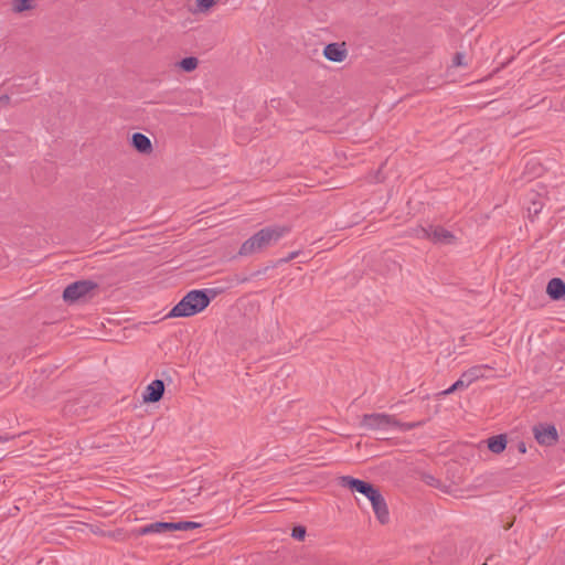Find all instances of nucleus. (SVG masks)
<instances>
[{"label":"nucleus","instance_id":"b1692460","mask_svg":"<svg viewBox=\"0 0 565 565\" xmlns=\"http://www.w3.org/2000/svg\"><path fill=\"white\" fill-rule=\"evenodd\" d=\"M518 448H519V451H520L521 454H525V452H526V447H525V444H524V443H520V444H519V446H518Z\"/></svg>","mask_w":565,"mask_h":565},{"label":"nucleus","instance_id":"a211bd4d","mask_svg":"<svg viewBox=\"0 0 565 565\" xmlns=\"http://www.w3.org/2000/svg\"><path fill=\"white\" fill-rule=\"evenodd\" d=\"M178 66L184 71V72H193L194 70L198 68L199 66V60L194 56H189V57H185V58H182L179 63H178Z\"/></svg>","mask_w":565,"mask_h":565},{"label":"nucleus","instance_id":"4be33fe9","mask_svg":"<svg viewBox=\"0 0 565 565\" xmlns=\"http://www.w3.org/2000/svg\"><path fill=\"white\" fill-rule=\"evenodd\" d=\"M452 65L454 66H462L465 65L463 63V54L461 53H456L454 60H452Z\"/></svg>","mask_w":565,"mask_h":565},{"label":"nucleus","instance_id":"f8f14e48","mask_svg":"<svg viewBox=\"0 0 565 565\" xmlns=\"http://www.w3.org/2000/svg\"><path fill=\"white\" fill-rule=\"evenodd\" d=\"M373 511L380 521V523L385 524L388 522V509L386 502L382 494L375 497L374 500L371 501Z\"/></svg>","mask_w":565,"mask_h":565},{"label":"nucleus","instance_id":"aec40b11","mask_svg":"<svg viewBox=\"0 0 565 565\" xmlns=\"http://www.w3.org/2000/svg\"><path fill=\"white\" fill-rule=\"evenodd\" d=\"M429 231H430V226L428 227H424V226H418L417 228H415L413 231V235L417 238H426V239H429Z\"/></svg>","mask_w":565,"mask_h":565},{"label":"nucleus","instance_id":"0eeeda50","mask_svg":"<svg viewBox=\"0 0 565 565\" xmlns=\"http://www.w3.org/2000/svg\"><path fill=\"white\" fill-rule=\"evenodd\" d=\"M533 435L536 441L542 446H552L558 439V434L553 425L537 424L533 427Z\"/></svg>","mask_w":565,"mask_h":565},{"label":"nucleus","instance_id":"6ab92c4d","mask_svg":"<svg viewBox=\"0 0 565 565\" xmlns=\"http://www.w3.org/2000/svg\"><path fill=\"white\" fill-rule=\"evenodd\" d=\"M200 524L191 521L172 522L173 531H189L199 527Z\"/></svg>","mask_w":565,"mask_h":565},{"label":"nucleus","instance_id":"4468645a","mask_svg":"<svg viewBox=\"0 0 565 565\" xmlns=\"http://www.w3.org/2000/svg\"><path fill=\"white\" fill-rule=\"evenodd\" d=\"M173 531L172 522H156L145 525L138 530L139 535H146L150 533H163Z\"/></svg>","mask_w":565,"mask_h":565},{"label":"nucleus","instance_id":"423d86ee","mask_svg":"<svg viewBox=\"0 0 565 565\" xmlns=\"http://www.w3.org/2000/svg\"><path fill=\"white\" fill-rule=\"evenodd\" d=\"M340 483L343 487L351 489L352 491H356L359 493L364 494L370 501L374 500L375 497H379L380 491L374 488L371 483L365 481L354 479L349 476H344L340 478Z\"/></svg>","mask_w":565,"mask_h":565},{"label":"nucleus","instance_id":"1a4fd4ad","mask_svg":"<svg viewBox=\"0 0 565 565\" xmlns=\"http://www.w3.org/2000/svg\"><path fill=\"white\" fill-rule=\"evenodd\" d=\"M429 241L436 244H454L455 235L443 226L430 225Z\"/></svg>","mask_w":565,"mask_h":565},{"label":"nucleus","instance_id":"dca6fc26","mask_svg":"<svg viewBox=\"0 0 565 565\" xmlns=\"http://www.w3.org/2000/svg\"><path fill=\"white\" fill-rule=\"evenodd\" d=\"M220 0H195V6L191 9L194 14H206L215 7Z\"/></svg>","mask_w":565,"mask_h":565},{"label":"nucleus","instance_id":"9b49d317","mask_svg":"<svg viewBox=\"0 0 565 565\" xmlns=\"http://www.w3.org/2000/svg\"><path fill=\"white\" fill-rule=\"evenodd\" d=\"M131 146L142 154H150L153 151L151 140L141 132H135L131 136Z\"/></svg>","mask_w":565,"mask_h":565},{"label":"nucleus","instance_id":"393cba45","mask_svg":"<svg viewBox=\"0 0 565 565\" xmlns=\"http://www.w3.org/2000/svg\"><path fill=\"white\" fill-rule=\"evenodd\" d=\"M297 255H298V253L290 254L289 257L287 258V260L294 259Z\"/></svg>","mask_w":565,"mask_h":565},{"label":"nucleus","instance_id":"ddd939ff","mask_svg":"<svg viewBox=\"0 0 565 565\" xmlns=\"http://www.w3.org/2000/svg\"><path fill=\"white\" fill-rule=\"evenodd\" d=\"M546 292L553 300L561 299L565 295V282L561 278L551 279Z\"/></svg>","mask_w":565,"mask_h":565},{"label":"nucleus","instance_id":"7ed1b4c3","mask_svg":"<svg viewBox=\"0 0 565 565\" xmlns=\"http://www.w3.org/2000/svg\"><path fill=\"white\" fill-rule=\"evenodd\" d=\"M420 423H402L396 416L384 413H372L363 415L361 426L369 430H388L397 428L402 431L411 430Z\"/></svg>","mask_w":565,"mask_h":565},{"label":"nucleus","instance_id":"6e6552de","mask_svg":"<svg viewBox=\"0 0 565 565\" xmlns=\"http://www.w3.org/2000/svg\"><path fill=\"white\" fill-rule=\"evenodd\" d=\"M323 55L326 58L332 62H343L348 56V50L344 42L341 43H330L323 50Z\"/></svg>","mask_w":565,"mask_h":565},{"label":"nucleus","instance_id":"f03ea898","mask_svg":"<svg viewBox=\"0 0 565 565\" xmlns=\"http://www.w3.org/2000/svg\"><path fill=\"white\" fill-rule=\"evenodd\" d=\"M210 303L203 290L189 291L168 313V318L192 317L202 312Z\"/></svg>","mask_w":565,"mask_h":565},{"label":"nucleus","instance_id":"20e7f679","mask_svg":"<svg viewBox=\"0 0 565 565\" xmlns=\"http://www.w3.org/2000/svg\"><path fill=\"white\" fill-rule=\"evenodd\" d=\"M491 370L489 365H476L465 371L458 381H456L449 388L443 391L441 395H449L456 391L462 390L475 383L476 381L486 377L484 372Z\"/></svg>","mask_w":565,"mask_h":565},{"label":"nucleus","instance_id":"5701e85b","mask_svg":"<svg viewBox=\"0 0 565 565\" xmlns=\"http://www.w3.org/2000/svg\"><path fill=\"white\" fill-rule=\"evenodd\" d=\"M542 209L541 202H533L532 206H529V212L533 214H537Z\"/></svg>","mask_w":565,"mask_h":565},{"label":"nucleus","instance_id":"f257e3e1","mask_svg":"<svg viewBox=\"0 0 565 565\" xmlns=\"http://www.w3.org/2000/svg\"><path fill=\"white\" fill-rule=\"evenodd\" d=\"M289 232L290 227L286 225L264 227L242 244L238 254L241 256H248L262 252L270 245L277 243Z\"/></svg>","mask_w":565,"mask_h":565},{"label":"nucleus","instance_id":"2eb2a0df","mask_svg":"<svg viewBox=\"0 0 565 565\" xmlns=\"http://www.w3.org/2000/svg\"><path fill=\"white\" fill-rule=\"evenodd\" d=\"M505 447H507V437H505V435H498V436H493V437L488 439V448L493 454H501V452H503Z\"/></svg>","mask_w":565,"mask_h":565},{"label":"nucleus","instance_id":"412c9836","mask_svg":"<svg viewBox=\"0 0 565 565\" xmlns=\"http://www.w3.org/2000/svg\"><path fill=\"white\" fill-rule=\"evenodd\" d=\"M291 535L294 539L302 541L306 536V529L303 526H296L292 529Z\"/></svg>","mask_w":565,"mask_h":565},{"label":"nucleus","instance_id":"39448f33","mask_svg":"<svg viewBox=\"0 0 565 565\" xmlns=\"http://www.w3.org/2000/svg\"><path fill=\"white\" fill-rule=\"evenodd\" d=\"M97 285L90 280H79L68 285L63 292V298L67 302L79 300L95 289Z\"/></svg>","mask_w":565,"mask_h":565},{"label":"nucleus","instance_id":"f3484780","mask_svg":"<svg viewBox=\"0 0 565 565\" xmlns=\"http://www.w3.org/2000/svg\"><path fill=\"white\" fill-rule=\"evenodd\" d=\"M36 6V0H13L11 9L14 13H23L33 10Z\"/></svg>","mask_w":565,"mask_h":565},{"label":"nucleus","instance_id":"9d476101","mask_svg":"<svg viewBox=\"0 0 565 565\" xmlns=\"http://www.w3.org/2000/svg\"><path fill=\"white\" fill-rule=\"evenodd\" d=\"M163 393V382L161 380H154L146 387L142 399L145 403H156L162 398Z\"/></svg>","mask_w":565,"mask_h":565}]
</instances>
